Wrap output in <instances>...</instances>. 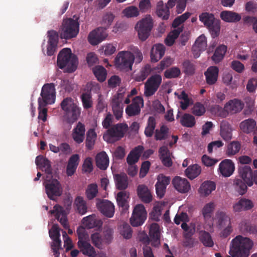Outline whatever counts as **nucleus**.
Masks as SVG:
<instances>
[{
  "label": "nucleus",
  "instance_id": "nucleus-52",
  "mask_svg": "<svg viewBox=\"0 0 257 257\" xmlns=\"http://www.w3.org/2000/svg\"><path fill=\"white\" fill-rule=\"evenodd\" d=\"M75 204L77 207L78 212L81 215L86 213L87 207L86 201L82 197H77L75 200Z\"/></svg>",
  "mask_w": 257,
  "mask_h": 257
},
{
  "label": "nucleus",
  "instance_id": "nucleus-46",
  "mask_svg": "<svg viewBox=\"0 0 257 257\" xmlns=\"http://www.w3.org/2000/svg\"><path fill=\"white\" fill-rule=\"evenodd\" d=\"M241 147L240 144L237 141H232L227 146L226 150V155L228 157L232 156L236 154L240 150Z\"/></svg>",
  "mask_w": 257,
  "mask_h": 257
},
{
  "label": "nucleus",
  "instance_id": "nucleus-63",
  "mask_svg": "<svg viewBox=\"0 0 257 257\" xmlns=\"http://www.w3.org/2000/svg\"><path fill=\"white\" fill-rule=\"evenodd\" d=\"M60 229L58 224H53L51 229L49 231L50 238L52 239L59 238L60 237Z\"/></svg>",
  "mask_w": 257,
  "mask_h": 257
},
{
  "label": "nucleus",
  "instance_id": "nucleus-11",
  "mask_svg": "<svg viewBox=\"0 0 257 257\" xmlns=\"http://www.w3.org/2000/svg\"><path fill=\"white\" fill-rule=\"evenodd\" d=\"M162 77L159 74L151 76L145 84V94L146 96L154 95L162 83Z\"/></svg>",
  "mask_w": 257,
  "mask_h": 257
},
{
  "label": "nucleus",
  "instance_id": "nucleus-44",
  "mask_svg": "<svg viewBox=\"0 0 257 257\" xmlns=\"http://www.w3.org/2000/svg\"><path fill=\"white\" fill-rule=\"evenodd\" d=\"M169 129L167 125H162L160 129L155 130V139L157 141L164 140L167 139Z\"/></svg>",
  "mask_w": 257,
  "mask_h": 257
},
{
  "label": "nucleus",
  "instance_id": "nucleus-60",
  "mask_svg": "<svg viewBox=\"0 0 257 257\" xmlns=\"http://www.w3.org/2000/svg\"><path fill=\"white\" fill-rule=\"evenodd\" d=\"M82 223L88 228H92L96 226V220L93 215H89L82 219Z\"/></svg>",
  "mask_w": 257,
  "mask_h": 257
},
{
  "label": "nucleus",
  "instance_id": "nucleus-21",
  "mask_svg": "<svg viewBox=\"0 0 257 257\" xmlns=\"http://www.w3.org/2000/svg\"><path fill=\"white\" fill-rule=\"evenodd\" d=\"M97 207L100 211L107 217H112L114 213V206L108 200H103L97 203Z\"/></svg>",
  "mask_w": 257,
  "mask_h": 257
},
{
  "label": "nucleus",
  "instance_id": "nucleus-31",
  "mask_svg": "<svg viewBox=\"0 0 257 257\" xmlns=\"http://www.w3.org/2000/svg\"><path fill=\"white\" fill-rule=\"evenodd\" d=\"M165 47L164 45L158 44L153 46L151 51L152 62H156L164 55Z\"/></svg>",
  "mask_w": 257,
  "mask_h": 257
},
{
  "label": "nucleus",
  "instance_id": "nucleus-27",
  "mask_svg": "<svg viewBox=\"0 0 257 257\" xmlns=\"http://www.w3.org/2000/svg\"><path fill=\"white\" fill-rule=\"evenodd\" d=\"M78 246L80 251L85 255L89 257H96L97 253L95 248L90 244L88 240L78 241Z\"/></svg>",
  "mask_w": 257,
  "mask_h": 257
},
{
  "label": "nucleus",
  "instance_id": "nucleus-25",
  "mask_svg": "<svg viewBox=\"0 0 257 257\" xmlns=\"http://www.w3.org/2000/svg\"><path fill=\"white\" fill-rule=\"evenodd\" d=\"M137 191L139 197L143 202L149 203L152 201V195L147 186L144 184L139 185Z\"/></svg>",
  "mask_w": 257,
  "mask_h": 257
},
{
  "label": "nucleus",
  "instance_id": "nucleus-22",
  "mask_svg": "<svg viewBox=\"0 0 257 257\" xmlns=\"http://www.w3.org/2000/svg\"><path fill=\"white\" fill-rule=\"evenodd\" d=\"M172 184L175 188L182 193L188 192L190 189V185L188 180L179 176H176L173 179Z\"/></svg>",
  "mask_w": 257,
  "mask_h": 257
},
{
  "label": "nucleus",
  "instance_id": "nucleus-62",
  "mask_svg": "<svg viewBox=\"0 0 257 257\" xmlns=\"http://www.w3.org/2000/svg\"><path fill=\"white\" fill-rule=\"evenodd\" d=\"M77 233L78 235V241H85L88 240V234L86 232L85 228L83 226H79L77 228Z\"/></svg>",
  "mask_w": 257,
  "mask_h": 257
},
{
  "label": "nucleus",
  "instance_id": "nucleus-58",
  "mask_svg": "<svg viewBox=\"0 0 257 257\" xmlns=\"http://www.w3.org/2000/svg\"><path fill=\"white\" fill-rule=\"evenodd\" d=\"M81 101L84 109H89L92 106L91 95L88 93H83L81 96Z\"/></svg>",
  "mask_w": 257,
  "mask_h": 257
},
{
  "label": "nucleus",
  "instance_id": "nucleus-35",
  "mask_svg": "<svg viewBox=\"0 0 257 257\" xmlns=\"http://www.w3.org/2000/svg\"><path fill=\"white\" fill-rule=\"evenodd\" d=\"M129 198V194L125 191L119 192L116 196L117 205L121 208L123 211L128 210L129 208L127 199Z\"/></svg>",
  "mask_w": 257,
  "mask_h": 257
},
{
  "label": "nucleus",
  "instance_id": "nucleus-41",
  "mask_svg": "<svg viewBox=\"0 0 257 257\" xmlns=\"http://www.w3.org/2000/svg\"><path fill=\"white\" fill-rule=\"evenodd\" d=\"M172 8L169 5L168 2L165 5L162 1L158 2L156 7L157 16H169V10Z\"/></svg>",
  "mask_w": 257,
  "mask_h": 257
},
{
  "label": "nucleus",
  "instance_id": "nucleus-32",
  "mask_svg": "<svg viewBox=\"0 0 257 257\" xmlns=\"http://www.w3.org/2000/svg\"><path fill=\"white\" fill-rule=\"evenodd\" d=\"M220 135L222 138L228 141L232 138V128L230 124L227 121L223 120L220 123Z\"/></svg>",
  "mask_w": 257,
  "mask_h": 257
},
{
  "label": "nucleus",
  "instance_id": "nucleus-26",
  "mask_svg": "<svg viewBox=\"0 0 257 257\" xmlns=\"http://www.w3.org/2000/svg\"><path fill=\"white\" fill-rule=\"evenodd\" d=\"M144 149V147L141 145L133 149L127 156V163L128 165H135L137 163L139 160Z\"/></svg>",
  "mask_w": 257,
  "mask_h": 257
},
{
  "label": "nucleus",
  "instance_id": "nucleus-39",
  "mask_svg": "<svg viewBox=\"0 0 257 257\" xmlns=\"http://www.w3.org/2000/svg\"><path fill=\"white\" fill-rule=\"evenodd\" d=\"M114 229L108 225H104L102 231V236L104 244H110L113 240Z\"/></svg>",
  "mask_w": 257,
  "mask_h": 257
},
{
  "label": "nucleus",
  "instance_id": "nucleus-40",
  "mask_svg": "<svg viewBox=\"0 0 257 257\" xmlns=\"http://www.w3.org/2000/svg\"><path fill=\"white\" fill-rule=\"evenodd\" d=\"M227 47L222 45L218 46L215 50L213 56L211 57L212 60L215 63H218L224 58L225 54L226 52Z\"/></svg>",
  "mask_w": 257,
  "mask_h": 257
},
{
  "label": "nucleus",
  "instance_id": "nucleus-5",
  "mask_svg": "<svg viewBox=\"0 0 257 257\" xmlns=\"http://www.w3.org/2000/svg\"><path fill=\"white\" fill-rule=\"evenodd\" d=\"M56 91L54 83H47L43 85L41 92V97L38 98V105L40 107H46L48 104L55 102Z\"/></svg>",
  "mask_w": 257,
  "mask_h": 257
},
{
  "label": "nucleus",
  "instance_id": "nucleus-12",
  "mask_svg": "<svg viewBox=\"0 0 257 257\" xmlns=\"http://www.w3.org/2000/svg\"><path fill=\"white\" fill-rule=\"evenodd\" d=\"M238 173L248 186H251L253 183L257 185V170L252 172L249 166H243L239 167Z\"/></svg>",
  "mask_w": 257,
  "mask_h": 257
},
{
  "label": "nucleus",
  "instance_id": "nucleus-20",
  "mask_svg": "<svg viewBox=\"0 0 257 257\" xmlns=\"http://www.w3.org/2000/svg\"><path fill=\"white\" fill-rule=\"evenodd\" d=\"M149 236L151 240V244L155 247L160 245L161 232L159 224L157 223H152L149 230Z\"/></svg>",
  "mask_w": 257,
  "mask_h": 257
},
{
  "label": "nucleus",
  "instance_id": "nucleus-30",
  "mask_svg": "<svg viewBox=\"0 0 257 257\" xmlns=\"http://www.w3.org/2000/svg\"><path fill=\"white\" fill-rule=\"evenodd\" d=\"M79 160V156L78 154H74L70 157L66 167V174L68 176H72L75 173Z\"/></svg>",
  "mask_w": 257,
  "mask_h": 257
},
{
  "label": "nucleus",
  "instance_id": "nucleus-37",
  "mask_svg": "<svg viewBox=\"0 0 257 257\" xmlns=\"http://www.w3.org/2000/svg\"><path fill=\"white\" fill-rule=\"evenodd\" d=\"M97 138L94 129L90 128L86 133L85 146L88 150H91L94 147Z\"/></svg>",
  "mask_w": 257,
  "mask_h": 257
},
{
  "label": "nucleus",
  "instance_id": "nucleus-38",
  "mask_svg": "<svg viewBox=\"0 0 257 257\" xmlns=\"http://www.w3.org/2000/svg\"><path fill=\"white\" fill-rule=\"evenodd\" d=\"M217 225L219 228L231 223L230 217L223 211H218L216 214Z\"/></svg>",
  "mask_w": 257,
  "mask_h": 257
},
{
  "label": "nucleus",
  "instance_id": "nucleus-47",
  "mask_svg": "<svg viewBox=\"0 0 257 257\" xmlns=\"http://www.w3.org/2000/svg\"><path fill=\"white\" fill-rule=\"evenodd\" d=\"M93 72L97 79L100 82H103L106 77V70L101 66H96L93 68Z\"/></svg>",
  "mask_w": 257,
  "mask_h": 257
},
{
  "label": "nucleus",
  "instance_id": "nucleus-36",
  "mask_svg": "<svg viewBox=\"0 0 257 257\" xmlns=\"http://www.w3.org/2000/svg\"><path fill=\"white\" fill-rule=\"evenodd\" d=\"M216 185L211 181H205L203 183L199 189V192L201 195L206 196L215 189Z\"/></svg>",
  "mask_w": 257,
  "mask_h": 257
},
{
  "label": "nucleus",
  "instance_id": "nucleus-51",
  "mask_svg": "<svg viewBox=\"0 0 257 257\" xmlns=\"http://www.w3.org/2000/svg\"><path fill=\"white\" fill-rule=\"evenodd\" d=\"M183 71L187 75H192L195 71V66L193 62L185 60L182 63Z\"/></svg>",
  "mask_w": 257,
  "mask_h": 257
},
{
  "label": "nucleus",
  "instance_id": "nucleus-64",
  "mask_svg": "<svg viewBox=\"0 0 257 257\" xmlns=\"http://www.w3.org/2000/svg\"><path fill=\"white\" fill-rule=\"evenodd\" d=\"M152 71L151 66L149 64L145 65L141 70L139 76V81L144 80Z\"/></svg>",
  "mask_w": 257,
  "mask_h": 257
},
{
  "label": "nucleus",
  "instance_id": "nucleus-49",
  "mask_svg": "<svg viewBox=\"0 0 257 257\" xmlns=\"http://www.w3.org/2000/svg\"><path fill=\"white\" fill-rule=\"evenodd\" d=\"M119 233L125 239H130L132 236L133 231L131 226L127 223H123L118 227Z\"/></svg>",
  "mask_w": 257,
  "mask_h": 257
},
{
  "label": "nucleus",
  "instance_id": "nucleus-2",
  "mask_svg": "<svg viewBox=\"0 0 257 257\" xmlns=\"http://www.w3.org/2000/svg\"><path fill=\"white\" fill-rule=\"evenodd\" d=\"M78 60L77 56L72 53L70 48L63 49L57 57V65L60 69L66 67L67 72H74L77 67Z\"/></svg>",
  "mask_w": 257,
  "mask_h": 257
},
{
  "label": "nucleus",
  "instance_id": "nucleus-55",
  "mask_svg": "<svg viewBox=\"0 0 257 257\" xmlns=\"http://www.w3.org/2000/svg\"><path fill=\"white\" fill-rule=\"evenodd\" d=\"M207 47L206 38L204 35H200L195 41V44L193 45V49L198 48L200 50L204 51Z\"/></svg>",
  "mask_w": 257,
  "mask_h": 257
},
{
  "label": "nucleus",
  "instance_id": "nucleus-16",
  "mask_svg": "<svg viewBox=\"0 0 257 257\" xmlns=\"http://www.w3.org/2000/svg\"><path fill=\"white\" fill-rule=\"evenodd\" d=\"M235 170V166L233 162L230 159L222 160L219 165L218 172L223 177H228L230 176Z\"/></svg>",
  "mask_w": 257,
  "mask_h": 257
},
{
  "label": "nucleus",
  "instance_id": "nucleus-42",
  "mask_svg": "<svg viewBox=\"0 0 257 257\" xmlns=\"http://www.w3.org/2000/svg\"><path fill=\"white\" fill-rule=\"evenodd\" d=\"M156 126V119L154 116H150L148 119L147 124L145 129L144 134L148 138L152 137Z\"/></svg>",
  "mask_w": 257,
  "mask_h": 257
},
{
  "label": "nucleus",
  "instance_id": "nucleus-6",
  "mask_svg": "<svg viewBox=\"0 0 257 257\" xmlns=\"http://www.w3.org/2000/svg\"><path fill=\"white\" fill-rule=\"evenodd\" d=\"M127 128L128 126L126 123H118L114 124L108 128L106 133L104 134L103 139L109 143L119 140L123 137Z\"/></svg>",
  "mask_w": 257,
  "mask_h": 257
},
{
  "label": "nucleus",
  "instance_id": "nucleus-9",
  "mask_svg": "<svg viewBox=\"0 0 257 257\" xmlns=\"http://www.w3.org/2000/svg\"><path fill=\"white\" fill-rule=\"evenodd\" d=\"M153 27V20L151 17H145L139 22L135 27L138 32V37L142 41H145L150 35Z\"/></svg>",
  "mask_w": 257,
  "mask_h": 257
},
{
  "label": "nucleus",
  "instance_id": "nucleus-61",
  "mask_svg": "<svg viewBox=\"0 0 257 257\" xmlns=\"http://www.w3.org/2000/svg\"><path fill=\"white\" fill-rule=\"evenodd\" d=\"M192 112L196 116H201L205 112V108L202 104L197 102L194 105Z\"/></svg>",
  "mask_w": 257,
  "mask_h": 257
},
{
  "label": "nucleus",
  "instance_id": "nucleus-18",
  "mask_svg": "<svg viewBox=\"0 0 257 257\" xmlns=\"http://www.w3.org/2000/svg\"><path fill=\"white\" fill-rule=\"evenodd\" d=\"M51 214H54L56 219L59 221L65 229L69 228L68 220L66 213L63 208L59 205H56L53 209L49 211Z\"/></svg>",
  "mask_w": 257,
  "mask_h": 257
},
{
  "label": "nucleus",
  "instance_id": "nucleus-24",
  "mask_svg": "<svg viewBox=\"0 0 257 257\" xmlns=\"http://www.w3.org/2000/svg\"><path fill=\"white\" fill-rule=\"evenodd\" d=\"M219 69L217 66H210L204 73L206 81L208 85L215 84L218 78Z\"/></svg>",
  "mask_w": 257,
  "mask_h": 257
},
{
  "label": "nucleus",
  "instance_id": "nucleus-10",
  "mask_svg": "<svg viewBox=\"0 0 257 257\" xmlns=\"http://www.w3.org/2000/svg\"><path fill=\"white\" fill-rule=\"evenodd\" d=\"M147 218V212L143 204L137 205L133 210L130 218V222L132 226L138 227L142 225Z\"/></svg>",
  "mask_w": 257,
  "mask_h": 257
},
{
  "label": "nucleus",
  "instance_id": "nucleus-33",
  "mask_svg": "<svg viewBox=\"0 0 257 257\" xmlns=\"http://www.w3.org/2000/svg\"><path fill=\"white\" fill-rule=\"evenodd\" d=\"M116 187L118 190H124L128 186V178L125 173L117 174L114 176Z\"/></svg>",
  "mask_w": 257,
  "mask_h": 257
},
{
  "label": "nucleus",
  "instance_id": "nucleus-48",
  "mask_svg": "<svg viewBox=\"0 0 257 257\" xmlns=\"http://www.w3.org/2000/svg\"><path fill=\"white\" fill-rule=\"evenodd\" d=\"M181 124L185 127H192L196 123L195 117L188 113H185L180 120Z\"/></svg>",
  "mask_w": 257,
  "mask_h": 257
},
{
  "label": "nucleus",
  "instance_id": "nucleus-43",
  "mask_svg": "<svg viewBox=\"0 0 257 257\" xmlns=\"http://www.w3.org/2000/svg\"><path fill=\"white\" fill-rule=\"evenodd\" d=\"M256 126L255 121L251 118H249L242 121L240 124V129L245 133H249L252 132Z\"/></svg>",
  "mask_w": 257,
  "mask_h": 257
},
{
  "label": "nucleus",
  "instance_id": "nucleus-53",
  "mask_svg": "<svg viewBox=\"0 0 257 257\" xmlns=\"http://www.w3.org/2000/svg\"><path fill=\"white\" fill-rule=\"evenodd\" d=\"M98 193V187L96 184L92 183L87 186L85 194L89 200L95 198Z\"/></svg>",
  "mask_w": 257,
  "mask_h": 257
},
{
  "label": "nucleus",
  "instance_id": "nucleus-17",
  "mask_svg": "<svg viewBox=\"0 0 257 257\" xmlns=\"http://www.w3.org/2000/svg\"><path fill=\"white\" fill-rule=\"evenodd\" d=\"M122 95L118 93L113 96L111 99V106L114 115L117 120H118L122 116L123 113V106L121 104Z\"/></svg>",
  "mask_w": 257,
  "mask_h": 257
},
{
  "label": "nucleus",
  "instance_id": "nucleus-19",
  "mask_svg": "<svg viewBox=\"0 0 257 257\" xmlns=\"http://www.w3.org/2000/svg\"><path fill=\"white\" fill-rule=\"evenodd\" d=\"M244 103L240 100L233 99L228 101L224 106V110L228 113H236L240 112L243 108Z\"/></svg>",
  "mask_w": 257,
  "mask_h": 257
},
{
  "label": "nucleus",
  "instance_id": "nucleus-28",
  "mask_svg": "<svg viewBox=\"0 0 257 257\" xmlns=\"http://www.w3.org/2000/svg\"><path fill=\"white\" fill-rule=\"evenodd\" d=\"M35 163L37 166H39L42 171L48 175L52 174V168L50 161L42 155L38 156L35 160Z\"/></svg>",
  "mask_w": 257,
  "mask_h": 257
},
{
  "label": "nucleus",
  "instance_id": "nucleus-59",
  "mask_svg": "<svg viewBox=\"0 0 257 257\" xmlns=\"http://www.w3.org/2000/svg\"><path fill=\"white\" fill-rule=\"evenodd\" d=\"M215 204L213 202H209L206 204L202 209V214L205 219L211 217V214L215 208Z\"/></svg>",
  "mask_w": 257,
  "mask_h": 257
},
{
  "label": "nucleus",
  "instance_id": "nucleus-34",
  "mask_svg": "<svg viewBox=\"0 0 257 257\" xmlns=\"http://www.w3.org/2000/svg\"><path fill=\"white\" fill-rule=\"evenodd\" d=\"M96 165L102 170H105L109 165V158L105 152L97 154L96 157Z\"/></svg>",
  "mask_w": 257,
  "mask_h": 257
},
{
  "label": "nucleus",
  "instance_id": "nucleus-13",
  "mask_svg": "<svg viewBox=\"0 0 257 257\" xmlns=\"http://www.w3.org/2000/svg\"><path fill=\"white\" fill-rule=\"evenodd\" d=\"M199 19L208 28L213 38L218 36L220 29L218 20L215 17H199Z\"/></svg>",
  "mask_w": 257,
  "mask_h": 257
},
{
  "label": "nucleus",
  "instance_id": "nucleus-4",
  "mask_svg": "<svg viewBox=\"0 0 257 257\" xmlns=\"http://www.w3.org/2000/svg\"><path fill=\"white\" fill-rule=\"evenodd\" d=\"M79 18L77 17L76 20L70 17L64 19L59 30L61 39L70 40L77 37L79 31Z\"/></svg>",
  "mask_w": 257,
  "mask_h": 257
},
{
  "label": "nucleus",
  "instance_id": "nucleus-8",
  "mask_svg": "<svg viewBox=\"0 0 257 257\" xmlns=\"http://www.w3.org/2000/svg\"><path fill=\"white\" fill-rule=\"evenodd\" d=\"M45 191L48 197L52 200H55L61 196L63 188L60 182L56 179L46 180L44 183Z\"/></svg>",
  "mask_w": 257,
  "mask_h": 257
},
{
  "label": "nucleus",
  "instance_id": "nucleus-1",
  "mask_svg": "<svg viewBox=\"0 0 257 257\" xmlns=\"http://www.w3.org/2000/svg\"><path fill=\"white\" fill-rule=\"evenodd\" d=\"M253 245V241L249 238L237 235L231 242L230 255L225 257H248Z\"/></svg>",
  "mask_w": 257,
  "mask_h": 257
},
{
  "label": "nucleus",
  "instance_id": "nucleus-23",
  "mask_svg": "<svg viewBox=\"0 0 257 257\" xmlns=\"http://www.w3.org/2000/svg\"><path fill=\"white\" fill-rule=\"evenodd\" d=\"M85 127L84 124L79 122L73 130L72 137L77 144H81L84 140Z\"/></svg>",
  "mask_w": 257,
  "mask_h": 257
},
{
  "label": "nucleus",
  "instance_id": "nucleus-29",
  "mask_svg": "<svg viewBox=\"0 0 257 257\" xmlns=\"http://www.w3.org/2000/svg\"><path fill=\"white\" fill-rule=\"evenodd\" d=\"M253 207V204L249 199L242 198L233 205V210L234 212H241L251 209Z\"/></svg>",
  "mask_w": 257,
  "mask_h": 257
},
{
  "label": "nucleus",
  "instance_id": "nucleus-54",
  "mask_svg": "<svg viewBox=\"0 0 257 257\" xmlns=\"http://www.w3.org/2000/svg\"><path fill=\"white\" fill-rule=\"evenodd\" d=\"M181 74V71L178 67H172L167 69L164 72V76L167 79L178 77Z\"/></svg>",
  "mask_w": 257,
  "mask_h": 257
},
{
  "label": "nucleus",
  "instance_id": "nucleus-56",
  "mask_svg": "<svg viewBox=\"0 0 257 257\" xmlns=\"http://www.w3.org/2000/svg\"><path fill=\"white\" fill-rule=\"evenodd\" d=\"M200 240L206 246L212 247L214 243L210 234L207 231H204L201 233Z\"/></svg>",
  "mask_w": 257,
  "mask_h": 257
},
{
  "label": "nucleus",
  "instance_id": "nucleus-50",
  "mask_svg": "<svg viewBox=\"0 0 257 257\" xmlns=\"http://www.w3.org/2000/svg\"><path fill=\"white\" fill-rule=\"evenodd\" d=\"M234 185L236 191L240 195H242L246 192L248 185L243 180L235 179L234 180Z\"/></svg>",
  "mask_w": 257,
  "mask_h": 257
},
{
  "label": "nucleus",
  "instance_id": "nucleus-3",
  "mask_svg": "<svg viewBox=\"0 0 257 257\" xmlns=\"http://www.w3.org/2000/svg\"><path fill=\"white\" fill-rule=\"evenodd\" d=\"M60 106L69 123H73L78 119L81 109L73 98L69 97L64 98L61 101Z\"/></svg>",
  "mask_w": 257,
  "mask_h": 257
},
{
  "label": "nucleus",
  "instance_id": "nucleus-57",
  "mask_svg": "<svg viewBox=\"0 0 257 257\" xmlns=\"http://www.w3.org/2000/svg\"><path fill=\"white\" fill-rule=\"evenodd\" d=\"M90 237L93 244L95 247L101 248L104 243L102 235L98 232H95L91 235Z\"/></svg>",
  "mask_w": 257,
  "mask_h": 257
},
{
  "label": "nucleus",
  "instance_id": "nucleus-15",
  "mask_svg": "<svg viewBox=\"0 0 257 257\" xmlns=\"http://www.w3.org/2000/svg\"><path fill=\"white\" fill-rule=\"evenodd\" d=\"M144 106V100L141 96H137L133 99L132 103L128 105L125 112L130 116H136L140 114L141 107Z\"/></svg>",
  "mask_w": 257,
  "mask_h": 257
},
{
  "label": "nucleus",
  "instance_id": "nucleus-45",
  "mask_svg": "<svg viewBox=\"0 0 257 257\" xmlns=\"http://www.w3.org/2000/svg\"><path fill=\"white\" fill-rule=\"evenodd\" d=\"M200 172L201 168L197 164L189 166L185 170L186 175L190 179L195 178L200 174Z\"/></svg>",
  "mask_w": 257,
  "mask_h": 257
},
{
  "label": "nucleus",
  "instance_id": "nucleus-7",
  "mask_svg": "<svg viewBox=\"0 0 257 257\" xmlns=\"http://www.w3.org/2000/svg\"><path fill=\"white\" fill-rule=\"evenodd\" d=\"M134 60L133 53L128 51H121L115 58V64L118 69L127 72L132 70Z\"/></svg>",
  "mask_w": 257,
  "mask_h": 257
},
{
  "label": "nucleus",
  "instance_id": "nucleus-14",
  "mask_svg": "<svg viewBox=\"0 0 257 257\" xmlns=\"http://www.w3.org/2000/svg\"><path fill=\"white\" fill-rule=\"evenodd\" d=\"M108 34L104 28H97L92 31L88 36V41L92 45H97L107 37Z\"/></svg>",
  "mask_w": 257,
  "mask_h": 257
}]
</instances>
